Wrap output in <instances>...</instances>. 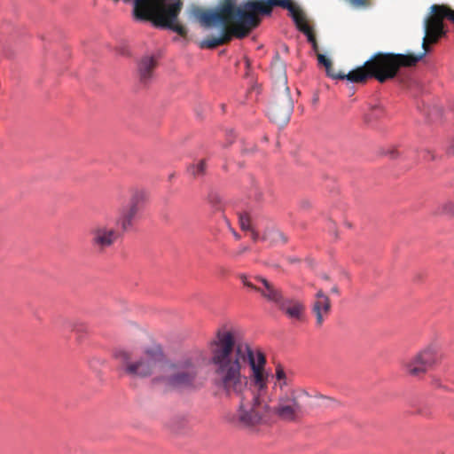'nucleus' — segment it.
I'll return each mask as SVG.
<instances>
[{"label":"nucleus","instance_id":"obj_1","mask_svg":"<svg viewBox=\"0 0 454 454\" xmlns=\"http://www.w3.org/2000/svg\"><path fill=\"white\" fill-rule=\"evenodd\" d=\"M213 382L226 396L252 391L263 396L268 392L270 372L266 356L239 340V332L226 326L219 329L209 342Z\"/></svg>","mask_w":454,"mask_h":454},{"label":"nucleus","instance_id":"obj_2","mask_svg":"<svg viewBox=\"0 0 454 454\" xmlns=\"http://www.w3.org/2000/svg\"><path fill=\"white\" fill-rule=\"evenodd\" d=\"M274 6L289 11L298 29L307 35L308 41L317 47L312 28L306 16L291 0H247L238 5L234 0H224L215 9L193 7L191 15L206 28L218 27V36L210 35L200 43L201 49H215L230 43L232 38L242 39L261 23L260 15H269Z\"/></svg>","mask_w":454,"mask_h":454},{"label":"nucleus","instance_id":"obj_3","mask_svg":"<svg viewBox=\"0 0 454 454\" xmlns=\"http://www.w3.org/2000/svg\"><path fill=\"white\" fill-rule=\"evenodd\" d=\"M432 17L433 12L431 6L429 15L424 20L425 36L422 41L423 51L421 53L400 54L378 52L364 62L362 67H359L348 74L336 71L332 64L329 66V69H325L327 75L333 79H347L351 82L359 83L365 82L369 78H375L381 83L393 79L397 74L400 67L416 66V64L430 51L428 44L437 43L432 42L429 33L427 34V21Z\"/></svg>","mask_w":454,"mask_h":454},{"label":"nucleus","instance_id":"obj_4","mask_svg":"<svg viewBox=\"0 0 454 454\" xmlns=\"http://www.w3.org/2000/svg\"><path fill=\"white\" fill-rule=\"evenodd\" d=\"M182 7V0H134V15L137 20L152 21L155 27L170 29L184 37L187 29L178 23Z\"/></svg>","mask_w":454,"mask_h":454},{"label":"nucleus","instance_id":"obj_5","mask_svg":"<svg viewBox=\"0 0 454 454\" xmlns=\"http://www.w3.org/2000/svg\"><path fill=\"white\" fill-rule=\"evenodd\" d=\"M114 357L120 367L130 376L145 378L158 373L161 380V365L166 361L160 352L145 350L137 355L129 350L119 349L115 351Z\"/></svg>","mask_w":454,"mask_h":454},{"label":"nucleus","instance_id":"obj_6","mask_svg":"<svg viewBox=\"0 0 454 454\" xmlns=\"http://www.w3.org/2000/svg\"><path fill=\"white\" fill-rule=\"evenodd\" d=\"M201 365V354L190 356L176 364L167 362L161 365V380L167 386L182 387L191 386Z\"/></svg>","mask_w":454,"mask_h":454},{"label":"nucleus","instance_id":"obj_7","mask_svg":"<svg viewBox=\"0 0 454 454\" xmlns=\"http://www.w3.org/2000/svg\"><path fill=\"white\" fill-rule=\"evenodd\" d=\"M240 399L239 407L235 415L236 421L243 427H253L267 421L270 408L262 400V396L247 391L240 395H233Z\"/></svg>","mask_w":454,"mask_h":454},{"label":"nucleus","instance_id":"obj_8","mask_svg":"<svg viewBox=\"0 0 454 454\" xmlns=\"http://www.w3.org/2000/svg\"><path fill=\"white\" fill-rule=\"evenodd\" d=\"M441 358L439 347L435 343H431L406 360L403 363V369L409 376L421 378L435 366Z\"/></svg>","mask_w":454,"mask_h":454},{"label":"nucleus","instance_id":"obj_9","mask_svg":"<svg viewBox=\"0 0 454 454\" xmlns=\"http://www.w3.org/2000/svg\"><path fill=\"white\" fill-rule=\"evenodd\" d=\"M273 411L282 420L294 421L302 415L303 409L298 402L295 391L287 389L279 395Z\"/></svg>","mask_w":454,"mask_h":454},{"label":"nucleus","instance_id":"obj_10","mask_svg":"<svg viewBox=\"0 0 454 454\" xmlns=\"http://www.w3.org/2000/svg\"><path fill=\"white\" fill-rule=\"evenodd\" d=\"M90 242L93 249L99 254L111 247L118 239V231L105 223H98L90 231Z\"/></svg>","mask_w":454,"mask_h":454},{"label":"nucleus","instance_id":"obj_11","mask_svg":"<svg viewBox=\"0 0 454 454\" xmlns=\"http://www.w3.org/2000/svg\"><path fill=\"white\" fill-rule=\"evenodd\" d=\"M145 200V192L142 190H135L132 192L129 204L120 209L116 224L120 225L122 231H127L133 225L143 207Z\"/></svg>","mask_w":454,"mask_h":454},{"label":"nucleus","instance_id":"obj_12","mask_svg":"<svg viewBox=\"0 0 454 454\" xmlns=\"http://www.w3.org/2000/svg\"><path fill=\"white\" fill-rule=\"evenodd\" d=\"M432 12L433 17L427 21V33L432 42H438L446 34L443 20L447 19L454 23V10L446 4H433Z\"/></svg>","mask_w":454,"mask_h":454},{"label":"nucleus","instance_id":"obj_13","mask_svg":"<svg viewBox=\"0 0 454 454\" xmlns=\"http://www.w3.org/2000/svg\"><path fill=\"white\" fill-rule=\"evenodd\" d=\"M293 101L288 97L285 96L280 103H271L268 107V115L270 119L279 126L286 125L293 113Z\"/></svg>","mask_w":454,"mask_h":454},{"label":"nucleus","instance_id":"obj_14","mask_svg":"<svg viewBox=\"0 0 454 454\" xmlns=\"http://www.w3.org/2000/svg\"><path fill=\"white\" fill-rule=\"evenodd\" d=\"M331 301L322 289L317 290L312 303V312L316 316V324L321 326L331 312Z\"/></svg>","mask_w":454,"mask_h":454},{"label":"nucleus","instance_id":"obj_15","mask_svg":"<svg viewBox=\"0 0 454 454\" xmlns=\"http://www.w3.org/2000/svg\"><path fill=\"white\" fill-rule=\"evenodd\" d=\"M254 279L260 284L257 288H255V291L260 293L267 301L278 305L284 297L281 291L263 277L257 276Z\"/></svg>","mask_w":454,"mask_h":454},{"label":"nucleus","instance_id":"obj_16","mask_svg":"<svg viewBox=\"0 0 454 454\" xmlns=\"http://www.w3.org/2000/svg\"><path fill=\"white\" fill-rule=\"evenodd\" d=\"M278 307L289 318L300 320L304 313L305 307L302 302L296 299H287L283 297L278 304Z\"/></svg>","mask_w":454,"mask_h":454},{"label":"nucleus","instance_id":"obj_17","mask_svg":"<svg viewBox=\"0 0 454 454\" xmlns=\"http://www.w3.org/2000/svg\"><path fill=\"white\" fill-rule=\"evenodd\" d=\"M270 73L272 78L280 86L284 87L285 90L288 93L287 77L286 74V65L278 56H276L270 67Z\"/></svg>","mask_w":454,"mask_h":454},{"label":"nucleus","instance_id":"obj_18","mask_svg":"<svg viewBox=\"0 0 454 454\" xmlns=\"http://www.w3.org/2000/svg\"><path fill=\"white\" fill-rule=\"evenodd\" d=\"M156 65V59L153 57H145L141 59L138 66L141 82L146 84L150 81Z\"/></svg>","mask_w":454,"mask_h":454},{"label":"nucleus","instance_id":"obj_19","mask_svg":"<svg viewBox=\"0 0 454 454\" xmlns=\"http://www.w3.org/2000/svg\"><path fill=\"white\" fill-rule=\"evenodd\" d=\"M292 382V378L286 373L282 365L278 364L275 369V382L274 387L279 388L281 393H284L287 389Z\"/></svg>","mask_w":454,"mask_h":454},{"label":"nucleus","instance_id":"obj_20","mask_svg":"<svg viewBox=\"0 0 454 454\" xmlns=\"http://www.w3.org/2000/svg\"><path fill=\"white\" fill-rule=\"evenodd\" d=\"M262 239L264 241H269L271 245H276L278 243L285 244L287 241V239L284 233L275 228L267 229L263 233Z\"/></svg>","mask_w":454,"mask_h":454},{"label":"nucleus","instance_id":"obj_21","mask_svg":"<svg viewBox=\"0 0 454 454\" xmlns=\"http://www.w3.org/2000/svg\"><path fill=\"white\" fill-rule=\"evenodd\" d=\"M206 168V161L204 160H200L197 164L190 166L188 171L193 177H199L205 175Z\"/></svg>","mask_w":454,"mask_h":454},{"label":"nucleus","instance_id":"obj_22","mask_svg":"<svg viewBox=\"0 0 454 454\" xmlns=\"http://www.w3.org/2000/svg\"><path fill=\"white\" fill-rule=\"evenodd\" d=\"M239 226L242 231H249L253 229L250 215L247 212L238 213Z\"/></svg>","mask_w":454,"mask_h":454},{"label":"nucleus","instance_id":"obj_23","mask_svg":"<svg viewBox=\"0 0 454 454\" xmlns=\"http://www.w3.org/2000/svg\"><path fill=\"white\" fill-rule=\"evenodd\" d=\"M437 215H454V203L451 201H447L442 205L439 206L437 210L435 211Z\"/></svg>","mask_w":454,"mask_h":454},{"label":"nucleus","instance_id":"obj_24","mask_svg":"<svg viewBox=\"0 0 454 454\" xmlns=\"http://www.w3.org/2000/svg\"><path fill=\"white\" fill-rule=\"evenodd\" d=\"M384 114V110L380 106H374L371 107V113L369 118L371 120L380 119Z\"/></svg>","mask_w":454,"mask_h":454},{"label":"nucleus","instance_id":"obj_25","mask_svg":"<svg viewBox=\"0 0 454 454\" xmlns=\"http://www.w3.org/2000/svg\"><path fill=\"white\" fill-rule=\"evenodd\" d=\"M349 2L356 8H367L371 5V0H349Z\"/></svg>","mask_w":454,"mask_h":454},{"label":"nucleus","instance_id":"obj_26","mask_svg":"<svg viewBox=\"0 0 454 454\" xmlns=\"http://www.w3.org/2000/svg\"><path fill=\"white\" fill-rule=\"evenodd\" d=\"M317 60L319 64L323 65L325 67V69H329V66L332 65V61L323 54L317 55Z\"/></svg>","mask_w":454,"mask_h":454},{"label":"nucleus","instance_id":"obj_27","mask_svg":"<svg viewBox=\"0 0 454 454\" xmlns=\"http://www.w3.org/2000/svg\"><path fill=\"white\" fill-rule=\"evenodd\" d=\"M420 153L422 154L424 160H434V154L429 149H422L420 150Z\"/></svg>","mask_w":454,"mask_h":454},{"label":"nucleus","instance_id":"obj_28","mask_svg":"<svg viewBox=\"0 0 454 454\" xmlns=\"http://www.w3.org/2000/svg\"><path fill=\"white\" fill-rule=\"evenodd\" d=\"M241 280L246 286H247L254 291H255V288H257V286H258V285L254 284L251 281H248L245 276L241 277Z\"/></svg>","mask_w":454,"mask_h":454},{"label":"nucleus","instance_id":"obj_29","mask_svg":"<svg viewBox=\"0 0 454 454\" xmlns=\"http://www.w3.org/2000/svg\"><path fill=\"white\" fill-rule=\"evenodd\" d=\"M387 154L391 159H395L399 156V152L396 148H391L387 151Z\"/></svg>","mask_w":454,"mask_h":454},{"label":"nucleus","instance_id":"obj_30","mask_svg":"<svg viewBox=\"0 0 454 454\" xmlns=\"http://www.w3.org/2000/svg\"><path fill=\"white\" fill-rule=\"evenodd\" d=\"M250 231V234H251V238H252V239L254 242H256V241H258L260 239L259 233L256 231H254V228L251 231Z\"/></svg>","mask_w":454,"mask_h":454},{"label":"nucleus","instance_id":"obj_31","mask_svg":"<svg viewBox=\"0 0 454 454\" xmlns=\"http://www.w3.org/2000/svg\"><path fill=\"white\" fill-rule=\"evenodd\" d=\"M446 152L449 155L454 154V141L448 146Z\"/></svg>","mask_w":454,"mask_h":454},{"label":"nucleus","instance_id":"obj_32","mask_svg":"<svg viewBox=\"0 0 454 454\" xmlns=\"http://www.w3.org/2000/svg\"><path fill=\"white\" fill-rule=\"evenodd\" d=\"M331 293H332V294H334L339 295V294H340V289H339V286H338L337 285H334V286L331 288Z\"/></svg>","mask_w":454,"mask_h":454},{"label":"nucleus","instance_id":"obj_33","mask_svg":"<svg viewBox=\"0 0 454 454\" xmlns=\"http://www.w3.org/2000/svg\"><path fill=\"white\" fill-rule=\"evenodd\" d=\"M232 232H233V235H234L236 239H240V236L236 231H233Z\"/></svg>","mask_w":454,"mask_h":454},{"label":"nucleus","instance_id":"obj_34","mask_svg":"<svg viewBox=\"0 0 454 454\" xmlns=\"http://www.w3.org/2000/svg\"><path fill=\"white\" fill-rule=\"evenodd\" d=\"M322 278H323V279L327 280V281L330 279L329 276L326 274L323 275Z\"/></svg>","mask_w":454,"mask_h":454},{"label":"nucleus","instance_id":"obj_35","mask_svg":"<svg viewBox=\"0 0 454 454\" xmlns=\"http://www.w3.org/2000/svg\"><path fill=\"white\" fill-rule=\"evenodd\" d=\"M214 200H215V203H220V199L217 196H215Z\"/></svg>","mask_w":454,"mask_h":454}]
</instances>
